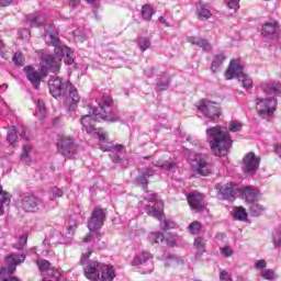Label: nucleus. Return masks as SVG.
<instances>
[{
    "instance_id": "49",
    "label": "nucleus",
    "mask_w": 281,
    "mask_h": 281,
    "mask_svg": "<svg viewBox=\"0 0 281 281\" xmlns=\"http://www.w3.org/2000/svg\"><path fill=\"white\" fill-rule=\"evenodd\" d=\"M261 277H263L265 280L272 281L274 279V271L271 269L263 270L261 271Z\"/></svg>"
},
{
    "instance_id": "56",
    "label": "nucleus",
    "mask_w": 281,
    "mask_h": 281,
    "mask_svg": "<svg viewBox=\"0 0 281 281\" xmlns=\"http://www.w3.org/2000/svg\"><path fill=\"white\" fill-rule=\"evenodd\" d=\"M0 58L8 59V55H5V44L2 38H0Z\"/></svg>"
},
{
    "instance_id": "55",
    "label": "nucleus",
    "mask_w": 281,
    "mask_h": 281,
    "mask_svg": "<svg viewBox=\"0 0 281 281\" xmlns=\"http://www.w3.org/2000/svg\"><path fill=\"white\" fill-rule=\"evenodd\" d=\"M0 281H21L16 277H13V274H0Z\"/></svg>"
},
{
    "instance_id": "39",
    "label": "nucleus",
    "mask_w": 281,
    "mask_h": 281,
    "mask_svg": "<svg viewBox=\"0 0 281 281\" xmlns=\"http://www.w3.org/2000/svg\"><path fill=\"white\" fill-rule=\"evenodd\" d=\"M234 217L237 221H247L248 214L244 206H236Z\"/></svg>"
},
{
    "instance_id": "53",
    "label": "nucleus",
    "mask_w": 281,
    "mask_h": 281,
    "mask_svg": "<svg viewBox=\"0 0 281 281\" xmlns=\"http://www.w3.org/2000/svg\"><path fill=\"white\" fill-rule=\"evenodd\" d=\"M273 244L276 248L281 247V232L273 233Z\"/></svg>"
},
{
    "instance_id": "17",
    "label": "nucleus",
    "mask_w": 281,
    "mask_h": 281,
    "mask_svg": "<svg viewBox=\"0 0 281 281\" xmlns=\"http://www.w3.org/2000/svg\"><path fill=\"white\" fill-rule=\"evenodd\" d=\"M57 99L61 100V102H64V104H66L70 109L77 106V104H79L80 102V95L77 88H71V90L66 91V94Z\"/></svg>"
},
{
    "instance_id": "24",
    "label": "nucleus",
    "mask_w": 281,
    "mask_h": 281,
    "mask_svg": "<svg viewBox=\"0 0 281 281\" xmlns=\"http://www.w3.org/2000/svg\"><path fill=\"white\" fill-rule=\"evenodd\" d=\"M257 196L254 195V196H250L249 198V201H247L249 203V211H250V214L251 216L254 217H258L260 215L263 214L265 212V206H262L261 204H259L257 201H255V198Z\"/></svg>"
},
{
    "instance_id": "3",
    "label": "nucleus",
    "mask_w": 281,
    "mask_h": 281,
    "mask_svg": "<svg viewBox=\"0 0 281 281\" xmlns=\"http://www.w3.org/2000/svg\"><path fill=\"white\" fill-rule=\"evenodd\" d=\"M240 193L244 194L246 202H249L250 198H254L257 195V190L252 187H246L244 189H238V184L234 182H229L221 189V194L223 199L234 202L235 201V194Z\"/></svg>"
},
{
    "instance_id": "21",
    "label": "nucleus",
    "mask_w": 281,
    "mask_h": 281,
    "mask_svg": "<svg viewBox=\"0 0 281 281\" xmlns=\"http://www.w3.org/2000/svg\"><path fill=\"white\" fill-rule=\"evenodd\" d=\"M115 277L114 266L104 263L101 269V274L98 276V281H113Z\"/></svg>"
},
{
    "instance_id": "27",
    "label": "nucleus",
    "mask_w": 281,
    "mask_h": 281,
    "mask_svg": "<svg viewBox=\"0 0 281 281\" xmlns=\"http://www.w3.org/2000/svg\"><path fill=\"white\" fill-rule=\"evenodd\" d=\"M188 43H191L193 46L202 47L205 52H211L212 46L206 40L198 38L195 36H189Z\"/></svg>"
},
{
    "instance_id": "15",
    "label": "nucleus",
    "mask_w": 281,
    "mask_h": 281,
    "mask_svg": "<svg viewBox=\"0 0 281 281\" xmlns=\"http://www.w3.org/2000/svg\"><path fill=\"white\" fill-rule=\"evenodd\" d=\"M103 266L104 263L98 261H88L83 267V277H86L87 280L99 281V274Z\"/></svg>"
},
{
    "instance_id": "60",
    "label": "nucleus",
    "mask_w": 281,
    "mask_h": 281,
    "mask_svg": "<svg viewBox=\"0 0 281 281\" xmlns=\"http://www.w3.org/2000/svg\"><path fill=\"white\" fill-rule=\"evenodd\" d=\"M68 3L70 4V7H71L72 9H76L77 7L80 5L81 0H68Z\"/></svg>"
},
{
    "instance_id": "19",
    "label": "nucleus",
    "mask_w": 281,
    "mask_h": 281,
    "mask_svg": "<svg viewBox=\"0 0 281 281\" xmlns=\"http://www.w3.org/2000/svg\"><path fill=\"white\" fill-rule=\"evenodd\" d=\"M196 172L199 176L207 177L211 175L212 167L209 162H206L205 158H203L201 155L196 156Z\"/></svg>"
},
{
    "instance_id": "7",
    "label": "nucleus",
    "mask_w": 281,
    "mask_h": 281,
    "mask_svg": "<svg viewBox=\"0 0 281 281\" xmlns=\"http://www.w3.org/2000/svg\"><path fill=\"white\" fill-rule=\"evenodd\" d=\"M26 260V255L10 254L4 258L7 267L0 268V274H13L16 272V267Z\"/></svg>"
},
{
    "instance_id": "14",
    "label": "nucleus",
    "mask_w": 281,
    "mask_h": 281,
    "mask_svg": "<svg viewBox=\"0 0 281 281\" xmlns=\"http://www.w3.org/2000/svg\"><path fill=\"white\" fill-rule=\"evenodd\" d=\"M61 58L55 55H46L42 58V66L41 69L49 72H59Z\"/></svg>"
},
{
    "instance_id": "50",
    "label": "nucleus",
    "mask_w": 281,
    "mask_h": 281,
    "mask_svg": "<svg viewBox=\"0 0 281 281\" xmlns=\"http://www.w3.org/2000/svg\"><path fill=\"white\" fill-rule=\"evenodd\" d=\"M37 110H38L40 115L42 117H45V115H46V105H45V102H43V100L37 101Z\"/></svg>"
},
{
    "instance_id": "43",
    "label": "nucleus",
    "mask_w": 281,
    "mask_h": 281,
    "mask_svg": "<svg viewBox=\"0 0 281 281\" xmlns=\"http://www.w3.org/2000/svg\"><path fill=\"white\" fill-rule=\"evenodd\" d=\"M12 61L18 67L24 66V56L22 52H15L12 58Z\"/></svg>"
},
{
    "instance_id": "1",
    "label": "nucleus",
    "mask_w": 281,
    "mask_h": 281,
    "mask_svg": "<svg viewBox=\"0 0 281 281\" xmlns=\"http://www.w3.org/2000/svg\"><path fill=\"white\" fill-rule=\"evenodd\" d=\"M209 146L216 157H225L233 147V140L228 130L224 126L216 125L206 130Z\"/></svg>"
},
{
    "instance_id": "20",
    "label": "nucleus",
    "mask_w": 281,
    "mask_h": 281,
    "mask_svg": "<svg viewBox=\"0 0 281 281\" xmlns=\"http://www.w3.org/2000/svg\"><path fill=\"white\" fill-rule=\"evenodd\" d=\"M101 122L97 116L92 115H83L81 117V124L83 130H86L87 134H93L98 128H95V123Z\"/></svg>"
},
{
    "instance_id": "34",
    "label": "nucleus",
    "mask_w": 281,
    "mask_h": 281,
    "mask_svg": "<svg viewBox=\"0 0 281 281\" xmlns=\"http://www.w3.org/2000/svg\"><path fill=\"white\" fill-rule=\"evenodd\" d=\"M156 14V11L153 9L151 4H145L143 5L140 10V15H143V19L147 22L151 21L153 15Z\"/></svg>"
},
{
    "instance_id": "47",
    "label": "nucleus",
    "mask_w": 281,
    "mask_h": 281,
    "mask_svg": "<svg viewBox=\"0 0 281 281\" xmlns=\"http://www.w3.org/2000/svg\"><path fill=\"white\" fill-rule=\"evenodd\" d=\"M97 134L98 140L110 143L109 137L106 136L105 132L103 130L97 128V131L92 132Z\"/></svg>"
},
{
    "instance_id": "12",
    "label": "nucleus",
    "mask_w": 281,
    "mask_h": 281,
    "mask_svg": "<svg viewBox=\"0 0 281 281\" xmlns=\"http://www.w3.org/2000/svg\"><path fill=\"white\" fill-rule=\"evenodd\" d=\"M256 110L261 117H269L277 110V101L274 99H257Z\"/></svg>"
},
{
    "instance_id": "26",
    "label": "nucleus",
    "mask_w": 281,
    "mask_h": 281,
    "mask_svg": "<svg viewBox=\"0 0 281 281\" xmlns=\"http://www.w3.org/2000/svg\"><path fill=\"white\" fill-rule=\"evenodd\" d=\"M278 30V22H268L263 26H261V35H263L265 37H269L277 34Z\"/></svg>"
},
{
    "instance_id": "45",
    "label": "nucleus",
    "mask_w": 281,
    "mask_h": 281,
    "mask_svg": "<svg viewBox=\"0 0 281 281\" xmlns=\"http://www.w3.org/2000/svg\"><path fill=\"white\" fill-rule=\"evenodd\" d=\"M164 243L169 247H173L176 245V235L172 233L165 234Z\"/></svg>"
},
{
    "instance_id": "31",
    "label": "nucleus",
    "mask_w": 281,
    "mask_h": 281,
    "mask_svg": "<svg viewBox=\"0 0 281 281\" xmlns=\"http://www.w3.org/2000/svg\"><path fill=\"white\" fill-rule=\"evenodd\" d=\"M35 266H37L40 273L45 274L48 271L55 272L56 268L52 266V263L46 259H38L35 261Z\"/></svg>"
},
{
    "instance_id": "54",
    "label": "nucleus",
    "mask_w": 281,
    "mask_h": 281,
    "mask_svg": "<svg viewBox=\"0 0 281 281\" xmlns=\"http://www.w3.org/2000/svg\"><path fill=\"white\" fill-rule=\"evenodd\" d=\"M220 279L221 281H234L233 277H231V274L226 270L221 271Z\"/></svg>"
},
{
    "instance_id": "6",
    "label": "nucleus",
    "mask_w": 281,
    "mask_h": 281,
    "mask_svg": "<svg viewBox=\"0 0 281 281\" xmlns=\"http://www.w3.org/2000/svg\"><path fill=\"white\" fill-rule=\"evenodd\" d=\"M106 217V210L101 206H95L92 210L90 217H88L87 227L90 232H99L104 226Z\"/></svg>"
},
{
    "instance_id": "42",
    "label": "nucleus",
    "mask_w": 281,
    "mask_h": 281,
    "mask_svg": "<svg viewBox=\"0 0 281 281\" xmlns=\"http://www.w3.org/2000/svg\"><path fill=\"white\" fill-rule=\"evenodd\" d=\"M151 46V42H149L148 37L140 36L138 38V47L140 50L146 52Z\"/></svg>"
},
{
    "instance_id": "35",
    "label": "nucleus",
    "mask_w": 281,
    "mask_h": 281,
    "mask_svg": "<svg viewBox=\"0 0 281 281\" xmlns=\"http://www.w3.org/2000/svg\"><path fill=\"white\" fill-rule=\"evenodd\" d=\"M108 145H104V144H99L100 148L102 151L104 153H108V151H113V150H123L124 148V145L122 144H116V145H113V142H108L106 143Z\"/></svg>"
},
{
    "instance_id": "38",
    "label": "nucleus",
    "mask_w": 281,
    "mask_h": 281,
    "mask_svg": "<svg viewBox=\"0 0 281 281\" xmlns=\"http://www.w3.org/2000/svg\"><path fill=\"white\" fill-rule=\"evenodd\" d=\"M202 231V223L199 221H195L188 226L189 234L196 236L200 235V232Z\"/></svg>"
},
{
    "instance_id": "61",
    "label": "nucleus",
    "mask_w": 281,
    "mask_h": 281,
    "mask_svg": "<svg viewBox=\"0 0 281 281\" xmlns=\"http://www.w3.org/2000/svg\"><path fill=\"white\" fill-rule=\"evenodd\" d=\"M145 201H147L148 203H156L157 195L156 194H150L147 198H145Z\"/></svg>"
},
{
    "instance_id": "40",
    "label": "nucleus",
    "mask_w": 281,
    "mask_h": 281,
    "mask_svg": "<svg viewBox=\"0 0 281 281\" xmlns=\"http://www.w3.org/2000/svg\"><path fill=\"white\" fill-rule=\"evenodd\" d=\"M165 235L162 233H149L148 241L150 245L164 243Z\"/></svg>"
},
{
    "instance_id": "4",
    "label": "nucleus",
    "mask_w": 281,
    "mask_h": 281,
    "mask_svg": "<svg viewBox=\"0 0 281 281\" xmlns=\"http://www.w3.org/2000/svg\"><path fill=\"white\" fill-rule=\"evenodd\" d=\"M79 150V145L76 144L75 138L69 135L58 134L57 136V151L64 158L71 159Z\"/></svg>"
},
{
    "instance_id": "2",
    "label": "nucleus",
    "mask_w": 281,
    "mask_h": 281,
    "mask_svg": "<svg viewBox=\"0 0 281 281\" xmlns=\"http://www.w3.org/2000/svg\"><path fill=\"white\" fill-rule=\"evenodd\" d=\"M226 80H233L236 78L241 82V87L244 89L249 90L252 88V79L244 72V66L239 65L238 59H232L229 61V67H227V70L225 71Z\"/></svg>"
},
{
    "instance_id": "18",
    "label": "nucleus",
    "mask_w": 281,
    "mask_h": 281,
    "mask_svg": "<svg viewBox=\"0 0 281 281\" xmlns=\"http://www.w3.org/2000/svg\"><path fill=\"white\" fill-rule=\"evenodd\" d=\"M139 176L136 178V183L144 190L148 189V179L154 177L156 173L154 172V169L150 167H144L138 169Z\"/></svg>"
},
{
    "instance_id": "9",
    "label": "nucleus",
    "mask_w": 281,
    "mask_h": 281,
    "mask_svg": "<svg viewBox=\"0 0 281 281\" xmlns=\"http://www.w3.org/2000/svg\"><path fill=\"white\" fill-rule=\"evenodd\" d=\"M23 71L25 74V77L30 81V83L33 85L35 89H38V87H41L42 80L45 79L48 75L47 70L43 68H40L38 70H36L34 69L33 66L24 67Z\"/></svg>"
},
{
    "instance_id": "28",
    "label": "nucleus",
    "mask_w": 281,
    "mask_h": 281,
    "mask_svg": "<svg viewBox=\"0 0 281 281\" xmlns=\"http://www.w3.org/2000/svg\"><path fill=\"white\" fill-rule=\"evenodd\" d=\"M151 258V254L148 251H142L140 254L136 255L134 259L131 261V266L138 267L143 266L144 263L148 262Z\"/></svg>"
},
{
    "instance_id": "23",
    "label": "nucleus",
    "mask_w": 281,
    "mask_h": 281,
    "mask_svg": "<svg viewBox=\"0 0 281 281\" xmlns=\"http://www.w3.org/2000/svg\"><path fill=\"white\" fill-rule=\"evenodd\" d=\"M54 53H55L54 56L58 57L59 59H61L63 57H66L64 63H66L67 65H72V63L75 61L69 50V47L67 46L57 47V49H54Z\"/></svg>"
},
{
    "instance_id": "8",
    "label": "nucleus",
    "mask_w": 281,
    "mask_h": 281,
    "mask_svg": "<svg viewBox=\"0 0 281 281\" xmlns=\"http://www.w3.org/2000/svg\"><path fill=\"white\" fill-rule=\"evenodd\" d=\"M198 110L203 113L205 117L216 121L221 117V106L217 103L202 99L199 101Z\"/></svg>"
},
{
    "instance_id": "64",
    "label": "nucleus",
    "mask_w": 281,
    "mask_h": 281,
    "mask_svg": "<svg viewBox=\"0 0 281 281\" xmlns=\"http://www.w3.org/2000/svg\"><path fill=\"white\" fill-rule=\"evenodd\" d=\"M274 150H276V155H278L279 158L281 159V145H276Z\"/></svg>"
},
{
    "instance_id": "57",
    "label": "nucleus",
    "mask_w": 281,
    "mask_h": 281,
    "mask_svg": "<svg viewBox=\"0 0 281 281\" xmlns=\"http://www.w3.org/2000/svg\"><path fill=\"white\" fill-rule=\"evenodd\" d=\"M221 254L225 256V258H229L233 256V249L229 248V246H226L224 248H221Z\"/></svg>"
},
{
    "instance_id": "25",
    "label": "nucleus",
    "mask_w": 281,
    "mask_h": 281,
    "mask_svg": "<svg viewBox=\"0 0 281 281\" xmlns=\"http://www.w3.org/2000/svg\"><path fill=\"white\" fill-rule=\"evenodd\" d=\"M260 89L268 95H277L281 92V83H261Z\"/></svg>"
},
{
    "instance_id": "32",
    "label": "nucleus",
    "mask_w": 281,
    "mask_h": 281,
    "mask_svg": "<svg viewBox=\"0 0 281 281\" xmlns=\"http://www.w3.org/2000/svg\"><path fill=\"white\" fill-rule=\"evenodd\" d=\"M225 61H226V57L224 54H217L213 56L212 64H211V71L217 72L221 69V67H223Z\"/></svg>"
},
{
    "instance_id": "16",
    "label": "nucleus",
    "mask_w": 281,
    "mask_h": 281,
    "mask_svg": "<svg viewBox=\"0 0 281 281\" xmlns=\"http://www.w3.org/2000/svg\"><path fill=\"white\" fill-rule=\"evenodd\" d=\"M189 206L196 213H201L205 210V198L204 194L193 192L187 195Z\"/></svg>"
},
{
    "instance_id": "30",
    "label": "nucleus",
    "mask_w": 281,
    "mask_h": 281,
    "mask_svg": "<svg viewBox=\"0 0 281 281\" xmlns=\"http://www.w3.org/2000/svg\"><path fill=\"white\" fill-rule=\"evenodd\" d=\"M196 14L200 21H207L211 19L212 13L204 3L199 2L196 5Z\"/></svg>"
},
{
    "instance_id": "36",
    "label": "nucleus",
    "mask_w": 281,
    "mask_h": 281,
    "mask_svg": "<svg viewBox=\"0 0 281 281\" xmlns=\"http://www.w3.org/2000/svg\"><path fill=\"white\" fill-rule=\"evenodd\" d=\"M44 38L48 40L49 44L53 45V47H55V50L57 48H63V46H60V40H58V36L53 34V33H44Z\"/></svg>"
},
{
    "instance_id": "11",
    "label": "nucleus",
    "mask_w": 281,
    "mask_h": 281,
    "mask_svg": "<svg viewBox=\"0 0 281 281\" xmlns=\"http://www.w3.org/2000/svg\"><path fill=\"white\" fill-rule=\"evenodd\" d=\"M113 98L110 95H102L101 102L98 103V108L93 110L94 116L97 117V121H112L115 122L117 119L111 120L109 117V114L104 110L105 106L111 108L113 106Z\"/></svg>"
},
{
    "instance_id": "33",
    "label": "nucleus",
    "mask_w": 281,
    "mask_h": 281,
    "mask_svg": "<svg viewBox=\"0 0 281 281\" xmlns=\"http://www.w3.org/2000/svg\"><path fill=\"white\" fill-rule=\"evenodd\" d=\"M31 154H32V146L29 144L23 145V150L20 155V160L23 161L25 165L31 164Z\"/></svg>"
},
{
    "instance_id": "59",
    "label": "nucleus",
    "mask_w": 281,
    "mask_h": 281,
    "mask_svg": "<svg viewBox=\"0 0 281 281\" xmlns=\"http://www.w3.org/2000/svg\"><path fill=\"white\" fill-rule=\"evenodd\" d=\"M267 267V262L265 260H257L255 268L256 269H265Z\"/></svg>"
},
{
    "instance_id": "48",
    "label": "nucleus",
    "mask_w": 281,
    "mask_h": 281,
    "mask_svg": "<svg viewBox=\"0 0 281 281\" xmlns=\"http://www.w3.org/2000/svg\"><path fill=\"white\" fill-rule=\"evenodd\" d=\"M225 3L229 10L238 11L239 10V0H225Z\"/></svg>"
},
{
    "instance_id": "22",
    "label": "nucleus",
    "mask_w": 281,
    "mask_h": 281,
    "mask_svg": "<svg viewBox=\"0 0 281 281\" xmlns=\"http://www.w3.org/2000/svg\"><path fill=\"white\" fill-rule=\"evenodd\" d=\"M145 213H147V215L149 217H155L158 221H161L164 217V202L160 203V206L155 205H147L145 206Z\"/></svg>"
},
{
    "instance_id": "51",
    "label": "nucleus",
    "mask_w": 281,
    "mask_h": 281,
    "mask_svg": "<svg viewBox=\"0 0 281 281\" xmlns=\"http://www.w3.org/2000/svg\"><path fill=\"white\" fill-rule=\"evenodd\" d=\"M27 239H29V234L27 233H24L23 235L20 236V238H19V246L20 247H18V250H21L22 247L26 246Z\"/></svg>"
},
{
    "instance_id": "44",
    "label": "nucleus",
    "mask_w": 281,
    "mask_h": 281,
    "mask_svg": "<svg viewBox=\"0 0 281 281\" xmlns=\"http://www.w3.org/2000/svg\"><path fill=\"white\" fill-rule=\"evenodd\" d=\"M30 21H31V26H34V27H40L46 24V18L43 15L32 18Z\"/></svg>"
},
{
    "instance_id": "52",
    "label": "nucleus",
    "mask_w": 281,
    "mask_h": 281,
    "mask_svg": "<svg viewBox=\"0 0 281 281\" xmlns=\"http://www.w3.org/2000/svg\"><path fill=\"white\" fill-rule=\"evenodd\" d=\"M193 247L196 249H202L205 247V240L202 237H196L195 240L193 241Z\"/></svg>"
},
{
    "instance_id": "37",
    "label": "nucleus",
    "mask_w": 281,
    "mask_h": 281,
    "mask_svg": "<svg viewBox=\"0 0 281 281\" xmlns=\"http://www.w3.org/2000/svg\"><path fill=\"white\" fill-rule=\"evenodd\" d=\"M7 140H9L11 146H16L15 143L18 142V133L14 126H10L7 133Z\"/></svg>"
},
{
    "instance_id": "46",
    "label": "nucleus",
    "mask_w": 281,
    "mask_h": 281,
    "mask_svg": "<svg viewBox=\"0 0 281 281\" xmlns=\"http://www.w3.org/2000/svg\"><path fill=\"white\" fill-rule=\"evenodd\" d=\"M228 128L233 133L240 132L243 130V123H240L239 121H231Z\"/></svg>"
},
{
    "instance_id": "29",
    "label": "nucleus",
    "mask_w": 281,
    "mask_h": 281,
    "mask_svg": "<svg viewBox=\"0 0 281 281\" xmlns=\"http://www.w3.org/2000/svg\"><path fill=\"white\" fill-rule=\"evenodd\" d=\"M11 202V195L9 192L3 190V187L0 184V216L4 214V206H9Z\"/></svg>"
},
{
    "instance_id": "10",
    "label": "nucleus",
    "mask_w": 281,
    "mask_h": 281,
    "mask_svg": "<svg viewBox=\"0 0 281 281\" xmlns=\"http://www.w3.org/2000/svg\"><path fill=\"white\" fill-rule=\"evenodd\" d=\"M42 204L43 202L36 195L27 194L21 199L20 209L24 213L36 214L41 210Z\"/></svg>"
},
{
    "instance_id": "63",
    "label": "nucleus",
    "mask_w": 281,
    "mask_h": 281,
    "mask_svg": "<svg viewBox=\"0 0 281 281\" xmlns=\"http://www.w3.org/2000/svg\"><path fill=\"white\" fill-rule=\"evenodd\" d=\"M77 228V226H68L67 227V233H68V235H70V236H75V229Z\"/></svg>"
},
{
    "instance_id": "5",
    "label": "nucleus",
    "mask_w": 281,
    "mask_h": 281,
    "mask_svg": "<svg viewBox=\"0 0 281 281\" xmlns=\"http://www.w3.org/2000/svg\"><path fill=\"white\" fill-rule=\"evenodd\" d=\"M71 88L76 87L69 81L63 80L61 77H53L48 80L49 94H52V97L55 99L66 95L67 91H70Z\"/></svg>"
},
{
    "instance_id": "13",
    "label": "nucleus",
    "mask_w": 281,
    "mask_h": 281,
    "mask_svg": "<svg viewBox=\"0 0 281 281\" xmlns=\"http://www.w3.org/2000/svg\"><path fill=\"white\" fill-rule=\"evenodd\" d=\"M243 162V169L245 173L254 175L257 172L260 164V158L254 153H248L245 155Z\"/></svg>"
},
{
    "instance_id": "41",
    "label": "nucleus",
    "mask_w": 281,
    "mask_h": 281,
    "mask_svg": "<svg viewBox=\"0 0 281 281\" xmlns=\"http://www.w3.org/2000/svg\"><path fill=\"white\" fill-rule=\"evenodd\" d=\"M155 166L164 169V170H171L173 166H176V162L173 161H165V160H158L155 162Z\"/></svg>"
},
{
    "instance_id": "58",
    "label": "nucleus",
    "mask_w": 281,
    "mask_h": 281,
    "mask_svg": "<svg viewBox=\"0 0 281 281\" xmlns=\"http://www.w3.org/2000/svg\"><path fill=\"white\" fill-rule=\"evenodd\" d=\"M91 254H92V251L90 249H88L86 252L82 254V257H81L82 266H86V262H87V260H89Z\"/></svg>"
},
{
    "instance_id": "62",
    "label": "nucleus",
    "mask_w": 281,
    "mask_h": 281,
    "mask_svg": "<svg viewBox=\"0 0 281 281\" xmlns=\"http://www.w3.org/2000/svg\"><path fill=\"white\" fill-rule=\"evenodd\" d=\"M13 0H0V5L5 8L12 4Z\"/></svg>"
}]
</instances>
